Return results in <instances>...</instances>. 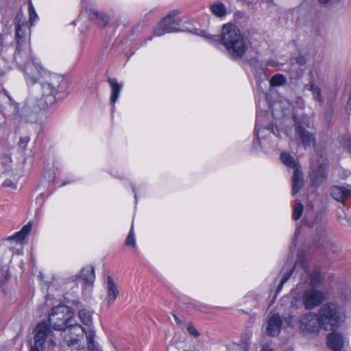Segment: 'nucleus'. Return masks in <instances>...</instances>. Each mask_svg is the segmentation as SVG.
<instances>
[{"mask_svg": "<svg viewBox=\"0 0 351 351\" xmlns=\"http://www.w3.org/2000/svg\"><path fill=\"white\" fill-rule=\"evenodd\" d=\"M243 5L247 6L248 8H254L257 3L258 0H241Z\"/></svg>", "mask_w": 351, "mask_h": 351, "instance_id": "nucleus-40", "label": "nucleus"}, {"mask_svg": "<svg viewBox=\"0 0 351 351\" xmlns=\"http://www.w3.org/2000/svg\"><path fill=\"white\" fill-rule=\"evenodd\" d=\"M78 317L81 322L86 326L92 324V313L87 309L83 308L79 311Z\"/></svg>", "mask_w": 351, "mask_h": 351, "instance_id": "nucleus-29", "label": "nucleus"}, {"mask_svg": "<svg viewBox=\"0 0 351 351\" xmlns=\"http://www.w3.org/2000/svg\"><path fill=\"white\" fill-rule=\"evenodd\" d=\"M210 10L214 16L218 18H223L227 14L226 5L220 1L211 4L210 5Z\"/></svg>", "mask_w": 351, "mask_h": 351, "instance_id": "nucleus-26", "label": "nucleus"}, {"mask_svg": "<svg viewBox=\"0 0 351 351\" xmlns=\"http://www.w3.org/2000/svg\"><path fill=\"white\" fill-rule=\"evenodd\" d=\"M8 254L6 259L0 260V286H2L10 278L8 266V263L10 262V252Z\"/></svg>", "mask_w": 351, "mask_h": 351, "instance_id": "nucleus-25", "label": "nucleus"}, {"mask_svg": "<svg viewBox=\"0 0 351 351\" xmlns=\"http://www.w3.org/2000/svg\"><path fill=\"white\" fill-rule=\"evenodd\" d=\"M29 140L30 138L29 136L21 137L19 142V146L20 147V148L22 149L23 150H25Z\"/></svg>", "mask_w": 351, "mask_h": 351, "instance_id": "nucleus-37", "label": "nucleus"}, {"mask_svg": "<svg viewBox=\"0 0 351 351\" xmlns=\"http://www.w3.org/2000/svg\"><path fill=\"white\" fill-rule=\"evenodd\" d=\"M328 164L325 157L320 156L317 160V164L313 168L310 174L311 182L313 186L317 187L322 185L328 176Z\"/></svg>", "mask_w": 351, "mask_h": 351, "instance_id": "nucleus-6", "label": "nucleus"}, {"mask_svg": "<svg viewBox=\"0 0 351 351\" xmlns=\"http://www.w3.org/2000/svg\"><path fill=\"white\" fill-rule=\"evenodd\" d=\"M173 316L174 317V319L176 322V324L179 326H180L182 324V320L175 314H173Z\"/></svg>", "mask_w": 351, "mask_h": 351, "instance_id": "nucleus-45", "label": "nucleus"}, {"mask_svg": "<svg viewBox=\"0 0 351 351\" xmlns=\"http://www.w3.org/2000/svg\"><path fill=\"white\" fill-rule=\"evenodd\" d=\"M3 184L4 186H12V185H14V184L10 180H5Z\"/></svg>", "mask_w": 351, "mask_h": 351, "instance_id": "nucleus-46", "label": "nucleus"}, {"mask_svg": "<svg viewBox=\"0 0 351 351\" xmlns=\"http://www.w3.org/2000/svg\"><path fill=\"white\" fill-rule=\"evenodd\" d=\"M73 304H75V305H78L79 304H80V302L78 301V300H75V301H73Z\"/></svg>", "mask_w": 351, "mask_h": 351, "instance_id": "nucleus-50", "label": "nucleus"}, {"mask_svg": "<svg viewBox=\"0 0 351 351\" xmlns=\"http://www.w3.org/2000/svg\"><path fill=\"white\" fill-rule=\"evenodd\" d=\"M30 351H45V350H41V349H38V348H31L30 349Z\"/></svg>", "mask_w": 351, "mask_h": 351, "instance_id": "nucleus-48", "label": "nucleus"}, {"mask_svg": "<svg viewBox=\"0 0 351 351\" xmlns=\"http://www.w3.org/2000/svg\"><path fill=\"white\" fill-rule=\"evenodd\" d=\"M280 160L287 167L293 168L294 170L295 168H298V164L295 162L294 158L287 152H281Z\"/></svg>", "mask_w": 351, "mask_h": 351, "instance_id": "nucleus-28", "label": "nucleus"}, {"mask_svg": "<svg viewBox=\"0 0 351 351\" xmlns=\"http://www.w3.org/2000/svg\"><path fill=\"white\" fill-rule=\"evenodd\" d=\"M324 299L323 293L313 288L306 290L302 297L304 305L308 310L313 309L319 305Z\"/></svg>", "mask_w": 351, "mask_h": 351, "instance_id": "nucleus-8", "label": "nucleus"}, {"mask_svg": "<svg viewBox=\"0 0 351 351\" xmlns=\"http://www.w3.org/2000/svg\"><path fill=\"white\" fill-rule=\"evenodd\" d=\"M51 343L54 346L53 341H51Z\"/></svg>", "mask_w": 351, "mask_h": 351, "instance_id": "nucleus-53", "label": "nucleus"}, {"mask_svg": "<svg viewBox=\"0 0 351 351\" xmlns=\"http://www.w3.org/2000/svg\"><path fill=\"white\" fill-rule=\"evenodd\" d=\"M321 278L319 273L315 271L313 274L310 275V284L313 286L316 287L319 285L320 282Z\"/></svg>", "mask_w": 351, "mask_h": 351, "instance_id": "nucleus-36", "label": "nucleus"}, {"mask_svg": "<svg viewBox=\"0 0 351 351\" xmlns=\"http://www.w3.org/2000/svg\"><path fill=\"white\" fill-rule=\"evenodd\" d=\"M73 313L71 308L65 305L54 306L49 315V322L51 327L56 330H68L72 333L74 329H81L83 327L74 323Z\"/></svg>", "mask_w": 351, "mask_h": 351, "instance_id": "nucleus-3", "label": "nucleus"}, {"mask_svg": "<svg viewBox=\"0 0 351 351\" xmlns=\"http://www.w3.org/2000/svg\"><path fill=\"white\" fill-rule=\"evenodd\" d=\"M265 351H273V349L269 348L268 346L265 345Z\"/></svg>", "mask_w": 351, "mask_h": 351, "instance_id": "nucleus-47", "label": "nucleus"}, {"mask_svg": "<svg viewBox=\"0 0 351 351\" xmlns=\"http://www.w3.org/2000/svg\"><path fill=\"white\" fill-rule=\"evenodd\" d=\"M319 2L322 4L327 3L330 0H318Z\"/></svg>", "mask_w": 351, "mask_h": 351, "instance_id": "nucleus-49", "label": "nucleus"}, {"mask_svg": "<svg viewBox=\"0 0 351 351\" xmlns=\"http://www.w3.org/2000/svg\"><path fill=\"white\" fill-rule=\"evenodd\" d=\"M319 326L326 330H334L345 320L343 308L336 303L328 302L323 304L317 313Z\"/></svg>", "mask_w": 351, "mask_h": 351, "instance_id": "nucleus-4", "label": "nucleus"}, {"mask_svg": "<svg viewBox=\"0 0 351 351\" xmlns=\"http://www.w3.org/2000/svg\"><path fill=\"white\" fill-rule=\"evenodd\" d=\"M295 133L305 149L315 145V136L313 133L308 131L298 121H295Z\"/></svg>", "mask_w": 351, "mask_h": 351, "instance_id": "nucleus-9", "label": "nucleus"}, {"mask_svg": "<svg viewBox=\"0 0 351 351\" xmlns=\"http://www.w3.org/2000/svg\"><path fill=\"white\" fill-rule=\"evenodd\" d=\"M178 13V10H173L165 16L158 25L154 28L153 35L160 36L166 33L180 31L178 26L180 25V20L175 19V16Z\"/></svg>", "mask_w": 351, "mask_h": 351, "instance_id": "nucleus-5", "label": "nucleus"}, {"mask_svg": "<svg viewBox=\"0 0 351 351\" xmlns=\"http://www.w3.org/2000/svg\"><path fill=\"white\" fill-rule=\"evenodd\" d=\"M22 68L29 80H30L32 83L39 82L40 77L43 74L40 73L38 66L36 65L33 62Z\"/></svg>", "mask_w": 351, "mask_h": 351, "instance_id": "nucleus-18", "label": "nucleus"}, {"mask_svg": "<svg viewBox=\"0 0 351 351\" xmlns=\"http://www.w3.org/2000/svg\"><path fill=\"white\" fill-rule=\"evenodd\" d=\"M294 267L289 269V271H286L283 276L282 277L280 282L278 283L276 289V291H275V294L274 295V298H275L277 295V294L281 291L283 285L289 280V279L291 278V275L293 274V272L294 271Z\"/></svg>", "mask_w": 351, "mask_h": 351, "instance_id": "nucleus-31", "label": "nucleus"}, {"mask_svg": "<svg viewBox=\"0 0 351 351\" xmlns=\"http://www.w3.org/2000/svg\"><path fill=\"white\" fill-rule=\"evenodd\" d=\"M295 62L300 66L306 64V60L304 56L300 55L295 59Z\"/></svg>", "mask_w": 351, "mask_h": 351, "instance_id": "nucleus-41", "label": "nucleus"}, {"mask_svg": "<svg viewBox=\"0 0 351 351\" xmlns=\"http://www.w3.org/2000/svg\"><path fill=\"white\" fill-rule=\"evenodd\" d=\"M187 330L190 335L195 337H197L200 335L199 331L196 329V328L193 325V324L190 323L188 325Z\"/></svg>", "mask_w": 351, "mask_h": 351, "instance_id": "nucleus-38", "label": "nucleus"}, {"mask_svg": "<svg viewBox=\"0 0 351 351\" xmlns=\"http://www.w3.org/2000/svg\"><path fill=\"white\" fill-rule=\"evenodd\" d=\"M298 264L305 271H307V262L306 261L301 260Z\"/></svg>", "mask_w": 351, "mask_h": 351, "instance_id": "nucleus-44", "label": "nucleus"}, {"mask_svg": "<svg viewBox=\"0 0 351 351\" xmlns=\"http://www.w3.org/2000/svg\"><path fill=\"white\" fill-rule=\"evenodd\" d=\"M1 43H2V39H1V38L0 37V45H1Z\"/></svg>", "mask_w": 351, "mask_h": 351, "instance_id": "nucleus-51", "label": "nucleus"}, {"mask_svg": "<svg viewBox=\"0 0 351 351\" xmlns=\"http://www.w3.org/2000/svg\"><path fill=\"white\" fill-rule=\"evenodd\" d=\"M125 245L128 246H132V247H135V245H136L133 226H132L131 229L129 232V234L126 238Z\"/></svg>", "mask_w": 351, "mask_h": 351, "instance_id": "nucleus-34", "label": "nucleus"}, {"mask_svg": "<svg viewBox=\"0 0 351 351\" xmlns=\"http://www.w3.org/2000/svg\"><path fill=\"white\" fill-rule=\"evenodd\" d=\"M260 351H263V346H262V348H261Z\"/></svg>", "mask_w": 351, "mask_h": 351, "instance_id": "nucleus-52", "label": "nucleus"}, {"mask_svg": "<svg viewBox=\"0 0 351 351\" xmlns=\"http://www.w3.org/2000/svg\"><path fill=\"white\" fill-rule=\"evenodd\" d=\"M15 38L16 40V46L22 45L26 38V27H27V23L21 21V16H16L15 17Z\"/></svg>", "mask_w": 351, "mask_h": 351, "instance_id": "nucleus-13", "label": "nucleus"}, {"mask_svg": "<svg viewBox=\"0 0 351 351\" xmlns=\"http://www.w3.org/2000/svg\"><path fill=\"white\" fill-rule=\"evenodd\" d=\"M88 350L89 351H99L94 341L88 342Z\"/></svg>", "mask_w": 351, "mask_h": 351, "instance_id": "nucleus-42", "label": "nucleus"}, {"mask_svg": "<svg viewBox=\"0 0 351 351\" xmlns=\"http://www.w3.org/2000/svg\"><path fill=\"white\" fill-rule=\"evenodd\" d=\"M86 12H88V16L90 20L94 21L101 27H104L108 23V17L104 14L99 12L96 9L86 8Z\"/></svg>", "mask_w": 351, "mask_h": 351, "instance_id": "nucleus-17", "label": "nucleus"}, {"mask_svg": "<svg viewBox=\"0 0 351 351\" xmlns=\"http://www.w3.org/2000/svg\"><path fill=\"white\" fill-rule=\"evenodd\" d=\"M51 332L49 327L46 323H39L36 327V335L34 337V346L31 348L45 350L44 344L48 335Z\"/></svg>", "mask_w": 351, "mask_h": 351, "instance_id": "nucleus-11", "label": "nucleus"}, {"mask_svg": "<svg viewBox=\"0 0 351 351\" xmlns=\"http://www.w3.org/2000/svg\"><path fill=\"white\" fill-rule=\"evenodd\" d=\"M282 319L279 315L274 314L268 320L267 332L269 336L276 337L280 332Z\"/></svg>", "mask_w": 351, "mask_h": 351, "instance_id": "nucleus-15", "label": "nucleus"}, {"mask_svg": "<svg viewBox=\"0 0 351 351\" xmlns=\"http://www.w3.org/2000/svg\"><path fill=\"white\" fill-rule=\"evenodd\" d=\"M69 346H75L78 343L79 339L77 337L66 339Z\"/></svg>", "mask_w": 351, "mask_h": 351, "instance_id": "nucleus-43", "label": "nucleus"}, {"mask_svg": "<svg viewBox=\"0 0 351 351\" xmlns=\"http://www.w3.org/2000/svg\"><path fill=\"white\" fill-rule=\"evenodd\" d=\"M14 60L19 66L21 68L32 62L30 49L23 48L22 45L16 46V51L14 53Z\"/></svg>", "mask_w": 351, "mask_h": 351, "instance_id": "nucleus-12", "label": "nucleus"}, {"mask_svg": "<svg viewBox=\"0 0 351 351\" xmlns=\"http://www.w3.org/2000/svg\"><path fill=\"white\" fill-rule=\"evenodd\" d=\"M42 110V107L38 101L34 99H27L22 108L23 116L30 118L38 114Z\"/></svg>", "mask_w": 351, "mask_h": 351, "instance_id": "nucleus-14", "label": "nucleus"}, {"mask_svg": "<svg viewBox=\"0 0 351 351\" xmlns=\"http://www.w3.org/2000/svg\"><path fill=\"white\" fill-rule=\"evenodd\" d=\"M260 102H261V99H258L259 110L256 114V125H255V134H256V138H257V143L261 146V137L260 136V134H261V131L262 130V126H263V123H262L263 117H262V112H261V106H260Z\"/></svg>", "mask_w": 351, "mask_h": 351, "instance_id": "nucleus-27", "label": "nucleus"}, {"mask_svg": "<svg viewBox=\"0 0 351 351\" xmlns=\"http://www.w3.org/2000/svg\"><path fill=\"white\" fill-rule=\"evenodd\" d=\"M287 83V78L285 75L278 73L272 76L269 80L270 86H280Z\"/></svg>", "mask_w": 351, "mask_h": 351, "instance_id": "nucleus-32", "label": "nucleus"}, {"mask_svg": "<svg viewBox=\"0 0 351 351\" xmlns=\"http://www.w3.org/2000/svg\"><path fill=\"white\" fill-rule=\"evenodd\" d=\"M292 194L294 195L302 188L304 184V175L299 168H295L292 176Z\"/></svg>", "mask_w": 351, "mask_h": 351, "instance_id": "nucleus-20", "label": "nucleus"}, {"mask_svg": "<svg viewBox=\"0 0 351 351\" xmlns=\"http://www.w3.org/2000/svg\"><path fill=\"white\" fill-rule=\"evenodd\" d=\"M304 210V206L302 203H297L293 209L292 217L294 220L299 219Z\"/></svg>", "mask_w": 351, "mask_h": 351, "instance_id": "nucleus-33", "label": "nucleus"}, {"mask_svg": "<svg viewBox=\"0 0 351 351\" xmlns=\"http://www.w3.org/2000/svg\"><path fill=\"white\" fill-rule=\"evenodd\" d=\"M28 9H29V22H30V25H32V22L35 18H37V15L35 12L33 5L31 3L28 5Z\"/></svg>", "mask_w": 351, "mask_h": 351, "instance_id": "nucleus-39", "label": "nucleus"}, {"mask_svg": "<svg viewBox=\"0 0 351 351\" xmlns=\"http://www.w3.org/2000/svg\"><path fill=\"white\" fill-rule=\"evenodd\" d=\"M319 319L317 315L308 313L301 317L300 329L308 332H318L319 328Z\"/></svg>", "mask_w": 351, "mask_h": 351, "instance_id": "nucleus-10", "label": "nucleus"}, {"mask_svg": "<svg viewBox=\"0 0 351 351\" xmlns=\"http://www.w3.org/2000/svg\"><path fill=\"white\" fill-rule=\"evenodd\" d=\"M84 328V330H81V329H74L73 330H74V332H76L77 331H80L82 333H86L87 342L94 341V338L95 336V331L93 330H88V331H86L85 328Z\"/></svg>", "mask_w": 351, "mask_h": 351, "instance_id": "nucleus-35", "label": "nucleus"}, {"mask_svg": "<svg viewBox=\"0 0 351 351\" xmlns=\"http://www.w3.org/2000/svg\"><path fill=\"white\" fill-rule=\"evenodd\" d=\"M308 86V90H311L313 95V99L317 101L320 104H322L324 99L322 97V90L319 87L316 86L313 82H311L306 87Z\"/></svg>", "mask_w": 351, "mask_h": 351, "instance_id": "nucleus-30", "label": "nucleus"}, {"mask_svg": "<svg viewBox=\"0 0 351 351\" xmlns=\"http://www.w3.org/2000/svg\"><path fill=\"white\" fill-rule=\"evenodd\" d=\"M107 302L109 306L112 305L117 296L119 294V291L116 283L114 282L110 276L107 278Z\"/></svg>", "mask_w": 351, "mask_h": 351, "instance_id": "nucleus-19", "label": "nucleus"}, {"mask_svg": "<svg viewBox=\"0 0 351 351\" xmlns=\"http://www.w3.org/2000/svg\"><path fill=\"white\" fill-rule=\"evenodd\" d=\"M95 278V270L93 267L83 268L79 275V278L84 284L90 286L93 285Z\"/></svg>", "mask_w": 351, "mask_h": 351, "instance_id": "nucleus-24", "label": "nucleus"}, {"mask_svg": "<svg viewBox=\"0 0 351 351\" xmlns=\"http://www.w3.org/2000/svg\"><path fill=\"white\" fill-rule=\"evenodd\" d=\"M205 38L210 43L222 44L226 49L228 56L234 60L243 57L250 44L248 40L244 38L240 29L232 23L223 25L219 35H205Z\"/></svg>", "mask_w": 351, "mask_h": 351, "instance_id": "nucleus-1", "label": "nucleus"}, {"mask_svg": "<svg viewBox=\"0 0 351 351\" xmlns=\"http://www.w3.org/2000/svg\"><path fill=\"white\" fill-rule=\"evenodd\" d=\"M331 196L337 201L344 203L351 197V189L343 186H334L331 188Z\"/></svg>", "mask_w": 351, "mask_h": 351, "instance_id": "nucleus-16", "label": "nucleus"}, {"mask_svg": "<svg viewBox=\"0 0 351 351\" xmlns=\"http://www.w3.org/2000/svg\"><path fill=\"white\" fill-rule=\"evenodd\" d=\"M32 224L31 222H29L26 225H25L20 231L16 232L14 235L8 237L6 240L10 241H15L16 243L22 242L27 234L29 233L32 229Z\"/></svg>", "mask_w": 351, "mask_h": 351, "instance_id": "nucleus-23", "label": "nucleus"}, {"mask_svg": "<svg viewBox=\"0 0 351 351\" xmlns=\"http://www.w3.org/2000/svg\"><path fill=\"white\" fill-rule=\"evenodd\" d=\"M108 82L111 88L110 101L114 106L119 97L123 84H119L116 78L112 77L108 79Z\"/></svg>", "mask_w": 351, "mask_h": 351, "instance_id": "nucleus-22", "label": "nucleus"}, {"mask_svg": "<svg viewBox=\"0 0 351 351\" xmlns=\"http://www.w3.org/2000/svg\"><path fill=\"white\" fill-rule=\"evenodd\" d=\"M252 54L248 58V62L252 66L254 76L256 80V86L258 92V96L261 97L262 93L261 88V75L263 73V62H262V55L261 53L256 51H251Z\"/></svg>", "mask_w": 351, "mask_h": 351, "instance_id": "nucleus-7", "label": "nucleus"}, {"mask_svg": "<svg viewBox=\"0 0 351 351\" xmlns=\"http://www.w3.org/2000/svg\"><path fill=\"white\" fill-rule=\"evenodd\" d=\"M343 339L341 334L331 332L328 335V346L332 351H341Z\"/></svg>", "mask_w": 351, "mask_h": 351, "instance_id": "nucleus-21", "label": "nucleus"}, {"mask_svg": "<svg viewBox=\"0 0 351 351\" xmlns=\"http://www.w3.org/2000/svg\"><path fill=\"white\" fill-rule=\"evenodd\" d=\"M38 84L42 90V98L47 106L54 104L58 93H64L66 89V82L64 77L53 73L44 72L40 77Z\"/></svg>", "mask_w": 351, "mask_h": 351, "instance_id": "nucleus-2", "label": "nucleus"}]
</instances>
